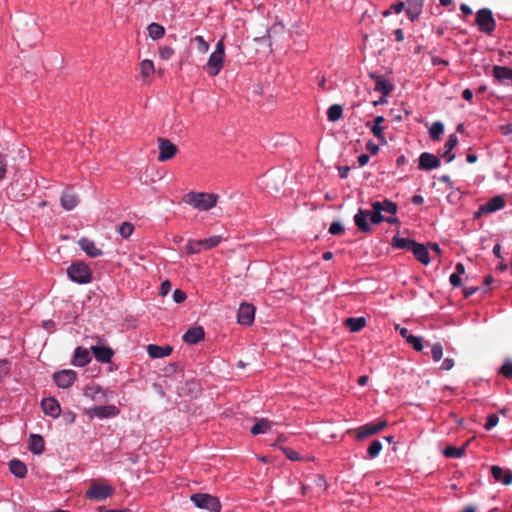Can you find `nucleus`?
<instances>
[{"label": "nucleus", "instance_id": "nucleus-16", "mask_svg": "<svg viewBox=\"0 0 512 512\" xmlns=\"http://www.w3.org/2000/svg\"><path fill=\"white\" fill-rule=\"evenodd\" d=\"M440 166V160L433 154L424 152L419 157V168L424 170L435 169Z\"/></svg>", "mask_w": 512, "mask_h": 512}, {"label": "nucleus", "instance_id": "nucleus-62", "mask_svg": "<svg viewBox=\"0 0 512 512\" xmlns=\"http://www.w3.org/2000/svg\"><path fill=\"white\" fill-rule=\"evenodd\" d=\"M369 161V155L367 154H361L359 157H358V163L360 166H364L368 163Z\"/></svg>", "mask_w": 512, "mask_h": 512}, {"label": "nucleus", "instance_id": "nucleus-52", "mask_svg": "<svg viewBox=\"0 0 512 512\" xmlns=\"http://www.w3.org/2000/svg\"><path fill=\"white\" fill-rule=\"evenodd\" d=\"M282 451L285 454V456L292 461H296V460L300 459L299 454L291 448L285 447V448H282Z\"/></svg>", "mask_w": 512, "mask_h": 512}, {"label": "nucleus", "instance_id": "nucleus-39", "mask_svg": "<svg viewBox=\"0 0 512 512\" xmlns=\"http://www.w3.org/2000/svg\"><path fill=\"white\" fill-rule=\"evenodd\" d=\"M222 237L219 235L211 236L209 238H206L204 240H198L201 243L202 250L204 249H211L219 245L221 242Z\"/></svg>", "mask_w": 512, "mask_h": 512}, {"label": "nucleus", "instance_id": "nucleus-2", "mask_svg": "<svg viewBox=\"0 0 512 512\" xmlns=\"http://www.w3.org/2000/svg\"><path fill=\"white\" fill-rule=\"evenodd\" d=\"M219 200V195L205 192H189L183 201L199 211H209L214 208Z\"/></svg>", "mask_w": 512, "mask_h": 512}, {"label": "nucleus", "instance_id": "nucleus-12", "mask_svg": "<svg viewBox=\"0 0 512 512\" xmlns=\"http://www.w3.org/2000/svg\"><path fill=\"white\" fill-rule=\"evenodd\" d=\"M76 372L70 369L56 372L53 376L55 383L59 388H68L76 380Z\"/></svg>", "mask_w": 512, "mask_h": 512}, {"label": "nucleus", "instance_id": "nucleus-42", "mask_svg": "<svg viewBox=\"0 0 512 512\" xmlns=\"http://www.w3.org/2000/svg\"><path fill=\"white\" fill-rule=\"evenodd\" d=\"M443 132H444V126L439 121L434 122L429 129V134H430L431 138L434 140H438Z\"/></svg>", "mask_w": 512, "mask_h": 512}, {"label": "nucleus", "instance_id": "nucleus-21", "mask_svg": "<svg viewBox=\"0 0 512 512\" xmlns=\"http://www.w3.org/2000/svg\"><path fill=\"white\" fill-rule=\"evenodd\" d=\"M91 351L93 352L96 360L101 363H109L113 356L112 349L105 346H92Z\"/></svg>", "mask_w": 512, "mask_h": 512}, {"label": "nucleus", "instance_id": "nucleus-64", "mask_svg": "<svg viewBox=\"0 0 512 512\" xmlns=\"http://www.w3.org/2000/svg\"><path fill=\"white\" fill-rule=\"evenodd\" d=\"M501 131L505 135L512 134V124L502 126Z\"/></svg>", "mask_w": 512, "mask_h": 512}, {"label": "nucleus", "instance_id": "nucleus-29", "mask_svg": "<svg viewBox=\"0 0 512 512\" xmlns=\"http://www.w3.org/2000/svg\"><path fill=\"white\" fill-rule=\"evenodd\" d=\"M10 471L18 478H24L27 474L26 465L20 460L14 459L9 463Z\"/></svg>", "mask_w": 512, "mask_h": 512}, {"label": "nucleus", "instance_id": "nucleus-13", "mask_svg": "<svg viewBox=\"0 0 512 512\" xmlns=\"http://www.w3.org/2000/svg\"><path fill=\"white\" fill-rule=\"evenodd\" d=\"M120 413V410L114 405L96 406L88 410L90 417L109 418L115 417Z\"/></svg>", "mask_w": 512, "mask_h": 512}, {"label": "nucleus", "instance_id": "nucleus-27", "mask_svg": "<svg viewBox=\"0 0 512 512\" xmlns=\"http://www.w3.org/2000/svg\"><path fill=\"white\" fill-rule=\"evenodd\" d=\"M44 440L38 434H32L29 439V449L34 454H41L44 451Z\"/></svg>", "mask_w": 512, "mask_h": 512}, {"label": "nucleus", "instance_id": "nucleus-56", "mask_svg": "<svg viewBox=\"0 0 512 512\" xmlns=\"http://www.w3.org/2000/svg\"><path fill=\"white\" fill-rule=\"evenodd\" d=\"M171 290V283L168 280H165L161 283L160 286V295L166 296Z\"/></svg>", "mask_w": 512, "mask_h": 512}, {"label": "nucleus", "instance_id": "nucleus-53", "mask_svg": "<svg viewBox=\"0 0 512 512\" xmlns=\"http://www.w3.org/2000/svg\"><path fill=\"white\" fill-rule=\"evenodd\" d=\"M344 231V228L340 222H332L329 228V232L332 235H338L341 234Z\"/></svg>", "mask_w": 512, "mask_h": 512}, {"label": "nucleus", "instance_id": "nucleus-61", "mask_svg": "<svg viewBox=\"0 0 512 512\" xmlns=\"http://www.w3.org/2000/svg\"><path fill=\"white\" fill-rule=\"evenodd\" d=\"M338 171H339V175H340L341 178H346L348 176L349 171H350V167L349 166H342V167L338 168Z\"/></svg>", "mask_w": 512, "mask_h": 512}, {"label": "nucleus", "instance_id": "nucleus-54", "mask_svg": "<svg viewBox=\"0 0 512 512\" xmlns=\"http://www.w3.org/2000/svg\"><path fill=\"white\" fill-rule=\"evenodd\" d=\"M501 373L505 378H511L512 377V363L506 362L502 368Z\"/></svg>", "mask_w": 512, "mask_h": 512}, {"label": "nucleus", "instance_id": "nucleus-47", "mask_svg": "<svg viewBox=\"0 0 512 512\" xmlns=\"http://www.w3.org/2000/svg\"><path fill=\"white\" fill-rule=\"evenodd\" d=\"M174 55V49L170 46H162L159 49V56L162 60H169Z\"/></svg>", "mask_w": 512, "mask_h": 512}, {"label": "nucleus", "instance_id": "nucleus-37", "mask_svg": "<svg viewBox=\"0 0 512 512\" xmlns=\"http://www.w3.org/2000/svg\"><path fill=\"white\" fill-rule=\"evenodd\" d=\"M393 246L403 249H410L412 250V247L415 245V241L407 239V238H401L399 236H394L392 239Z\"/></svg>", "mask_w": 512, "mask_h": 512}, {"label": "nucleus", "instance_id": "nucleus-15", "mask_svg": "<svg viewBox=\"0 0 512 512\" xmlns=\"http://www.w3.org/2000/svg\"><path fill=\"white\" fill-rule=\"evenodd\" d=\"M83 395L85 398L96 402L104 401L107 396L106 391L103 390L101 386L96 384L88 385L84 389Z\"/></svg>", "mask_w": 512, "mask_h": 512}, {"label": "nucleus", "instance_id": "nucleus-50", "mask_svg": "<svg viewBox=\"0 0 512 512\" xmlns=\"http://www.w3.org/2000/svg\"><path fill=\"white\" fill-rule=\"evenodd\" d=\"M187 298L186 293L183 290L176 289L173 292V300L175 303H183Z\"/></svg>", "mask_w": 512, "mask_h": 512}, {"label": "nucleus", "instance_id": "nucleus-33", "mask_svg": "<svg viewBox=\"0 0 512 512\" xmlns=\"http://www.w3.org/2000/svg\"><path fill=\"white\" fill-rule=\"evenodd\" d=\"M384 122V117L383 116H377L375 119H374V126L371 128V132L373 133V135L379 139V141L382 143V144H386V139L383 135V127L381 126V123Z\"/></svg>", "mask_w": 512, "mask_h": 512}, {"label": "nucleus", "instance_id": "nucleus-23", "mask_svg": "<svg viewBox=\"0 0 512 512\" xmlns=\"http://www.w3.org/2000/svg\"><path fill=\"white\" fill-rule=\"evenodd\" d=\"M423 0H407L406 13L408 17L414 21L422 13Z\"/></svg>", "mask_w": 512, "mask_h": 512}, {"label": "nucleus", "instance_id": "nucleus-59", "mask_svg": "<svg viewBox=\"0 0 512 512\" xmlns=\"http://www.w3.org/2000/svg\"><path fill=\"white\" fill-rule=\"evenodd\" d=\"M366 148L372 155H376L379 151V146L373 141H368Z\"/></svg>", "mask_w": 512, "mask_h": 512}, {"label": "nucleus", "instance_id": "nucleus-45", "mask_svg": "<svg viewBox=\"0 0 512 512\" xmlns=\"http://www.w3.org/2000/svg\"><path fill=\"white\" fill-rule=\"evenodd\" d=\"M193 41L196 43V48L201 54H205L209 50V44L200 35L196 36Z\"/></svg>", "mask_w": 512, "mask_h": 512}, {"label": "nucleus", "instance_id": "nucleus-48", "mask_svg": "<svg viewBox=\"0 0 512 512\" xmlns=\"http://www.w3.org/2000/svg\"><path fill=\"white\" fill-rule=\"evenodd\" d=\"M407 342L412 345L416 351H421L423 349L422 337L412 335L408 337Z\"/></svg>", "mask_w": 512, "mask_h": 512}, {"label": "nucleus", "instance_id": "nucleus-55", "mask_svg": "<svg viewBox=\"0 0 512 512\" xmlns=\"http://www.w3.org/2000/svg\"><path fill=\"white\" fill-rule=\"evenodd\" d=\"M7 173V162L5 158L0 155V180L4 179Z\"/></svg>", "mask_w": 512, "mask_h": 512}, {"label": "nucleus", "instance_id": "nucleus-6", "mask_svg": "<svg viewBox=\"0 0 512 512\" xmlns=\"http://www.w3.org/2000/svg\"><path fill=\"white\" fill-rule=\"evenodd\" d=\"M476 23L481 32L491 34L496 26L491 10L487 8L480 9L476 13Z\"/></svg>", "mask_w": 512, "mask_h": 512}, {"label": "nucleus", "instance_id": "nucleus-5", "mask_svg": "<svg viewBox=\"0 0 512 512\" xmlns=\"http://www.w3.org/2000/svg\"><path fill=\"white\" fill-rule=\"evenodd\" d=\"M67 274L72 281L80 284H87L92 280V272L83 262L72 263L67 268Z\"/></svg>", "mask_w": 512, "mask_h": 512}, {"label": "nucleus", "instance_id": "nucleus-49", "mask_svg": "<svg viewBox=\"0 0 512 512\" xmlns=\"http://www.w3.org/2000/svg\"><path fill=\"white\" fill-rule=\"evenodd\" d=\"M10 367L7 360H0V383L9 375Z\"/></svg>", "mask_w": 512, "mask_h": 512}, {"label": "nucleus", "instance_id": "nucleus-26", "mask_svg": "<svg viewBox=\"0 0 512 512\" xmlns=\"http://www.w3.org/2000/svg\"><path fill=\"white\" fill-rule=\"evenodd\" d=\"M204 338V331L201 327L189 329L183 336L186 343L196 344Z\"/></svg>", "mask_w": 512, "mask_h": 512}, {"label": "nucleus", "instance_id": "nucleus-18", "mask_svg": "<svg viewBox=\"0 0 512 512\" xmlns=\"http://www.w3.org/2000/svg\"><path fill=\"white\" fill-rule=\"evenodd\" d=\"M78 244L89 257L96 258L103 254L102 250L96 247L95 242L88 238H81Z\"/></svg>", "mask_w": 512, "mask_h": 512}, {"label": "nucleus", "instance_id": "nucleus-46", "mask_svg": "<svg viewBox=\"0 0 512 512\" xmlns=\"http://www.w3.org/2000/svg\"><path fill=\"white\" fill-rule=\"evenodd\" d=\"M431 355H432V359L435 362H438V361H440L442 359V357H443V347H442V345L440 343H435L432 346Z\"/></svg>", "mask_w": 512, "mask_h": 512}, {"label": "nucleus", "instance_id": "nucleus-32", "mask_svg": "<svg viewBox=\"0 0 512 512\" xmlns=\"http://www.w3.org/2000/svg\"><path fill=\"white\" fill-rule=\"evenodd\" d=\"M366 325V319L364 317L358 318H347L345 320V326L349 328L351 332H358Z\"/></svg>", "mask_w": 512, "mask_h": 512}, {"label": "nucleus", "instance_id": "nucleus-10", "mask_svg": "<svg viewBox=\"0 0 512 512\" xmlns=\"http://www.w3.org/2000/svg\"><path fill=\"white\" fill-rule=\"evenodd\" d=\"M255 317V307L249 303H242L238 309L237 322L240 325H251Z\"/></svg>", "mask_w": 512, "mask_h": 512}, {"label": "nucleus", "instance_id": "nucleus-41", "mask_svg": "<svg viewBox=\"0 0 512 512\" xmlns=\"http://www.w3.org/2000/svg\"><path fill=\"white\" fill-rule=\"evenodd\" d=\"M201 251V243L198 240H189L185 246V252L188 255L197 254Z\"/></svg>", "mask_w": 512, "mask_h": 512}, {"label": "nucleus", "instance_id": "nucleus-30", "mask_svg": "<svg viewBox=\"0 0 512 512\" xmlns=\"http://www.w3.org/2000/svg\"><path fill=\"white\" fill-rule=\"evenodd\" d=\"M375 90L381 92L382 95L388 96L393 90V84L383 76H377Z\"/></svg>", "mask_w": 512, "mask_h": 512}, {"label": "nucleus", "instance_id": "nucleus-43", "mask_svg": "<svg viewBox=\"0 0 512 512\" xmlns=\"http://www.w3.org/2000/svg\"><path fill=\"white\" fill-rule=\"evenodd\" d=\"M382 448V443L379 440L372 441L367 450L368 456L370 458L377 457L380 454Z\"/></svg>", "mask_w": 512, "mask_h": 512}, {"label": "nucleus", "instance_id": "nucleus-44", "mask_svg": "<svg viewBox=\"0 0 512 512\" xmlns=\"http://www.w3.org/2000/svg\"><path fill=\"white\" fill-rule=\"evenodd\" d=\"M118 231L123 238H129L134 231V225L130 222H123Z\"/></svg>", "mask_w": 512, "mask_h": 512}, {"label": "nucleus", "instance_id": "nucleus-28", "mask_svg": "<svg viewBox=\"0 0 512 512\" xmlns=\"http://www.w3.org/2000/svg\"><path fill=\"white\" fill-rule=\"evenodd\" d=\"M155 68L151 60L145 59L140 63V75L144 82H149V78L154 74Z\"/></svg>", "mask_w": 512, "mask_h": 512}, {"label": "nucleus", "instance_id": "nucleus-34", "mask_svg": "<svg viewBox=\"0 0 512 512\" xmlns=\"http://www.w3.org/2000/svg\"><path fill=\"white\" fill-rule=\"evenodd\" d=\"M147 30L152 40L161 39L165 35L164 27L158 23L149 24Z\"/></svg>", "mask_w": 512, "mask_h": 512}, {"label": "nucleus", "instance_id": "nucleus-14", "mask_svg": "<svg viewBox=\"0 0 512 512\" xmlns=\"http://www.w3.org/2000/svg\"><path fill=\"white\" fill-rule=\"evenodd\" d=\"M506 200L503 196L497 195L490 199L487 203L480 206L477 215L482 213H492L502 209L505 206Z\"/></svg>", "mask_w": 512, "mask_h": 512}, {"label": "nucleus", "instance_id": "nucleus-57", "mask_svg": "<svg viewBox=\"0 0 512 512\" xmlns=\"http://www.w3.org/2000/svg\"><path fill=\"white\" fill-rule=\"evenodd\" d=\"M454 367V360L452 358H445L441 364V369L449 371Z\"/></svg>", "mask_w": 512, "mask_h": 512}, {"label": "nucleus", "instance_id": "nucleus-8", "mask_svg": "<svg viewBox=\"0 0 512 512\" xmlns=\"http://www.w3.org/2000/svg\"><path fill=\"white\" fill-rule=\"evenodd\" d=\"M386 426L387 422L385 420L380 421L378 423L365 424L356 429L357 439L362 440L372 435H375L378 432L382 431Z\"/></svg>", "mask_w": 512, "mask_h": 512}, {"label": "nucleus", "instance_id": "nucleus-9", "mask_svg": "<svg viewBox=\"0 0 512 512\" xmlns=\"http://www.w3.org/2000/svg\"><path fill=\"white\" fill-rule=\"evenodd\" d=\"M114 493V488L108 484H93L87 491V497L94 500H104Z\"/></svg>", "mask_w": 512, "mask_h": 512}, {"label": "nucleus", "instance_id": "nucleus-11", "mask_svg": "<svg viewBox=\"0 0 512 512\" xmlns=\"http://www.w3.org/2000/svg\"><path fill=\"white\" fill-rule=\"evenodd\" d=\"M80 202L79 195L70 187H67L61 195L60 203L61 206L67 210H73L78 206Z\"/></svg>", "mask_w": 512, "mask_h": 512}, {"label": "nucleus", "instance_id": "nucleus-24", "mask_svg": "<svg viewBox=\"0 0 512 512\" xmlns=\"http://www.w3.org/2000/svg\"><path fill=\"white\" fill-rule=\"evenodd\" d=\"M412 252L415 258L423 265H428L430 263L428 249L423 244L415 243L412 247Z\"/></svg>", "mask_w": 512, "mask_h": 512}, {"label": "nucleus", "instance_id": "nucleus-63", "mask_svg": "<svg viewBox=\"0 0 512 512\" xmlns=\"http://www.w3.org/2000/svg\"><path fill=\"white\" fill-rule=\"evenodd\" d=\"M477 289V287H466L463 289V294L465 295V297H469L472 294H474L477 291Z\"/></svg>", "mask_w": 512, "mask_h": 512}, {"label": "nucleus", "instance_id": "nucleus-25", "mask_svg": "<svg viewBox=\"0 0 512 512\" xmlns=\"http://www.w3.org/2000/svg\"><path fill=\"white\" fill-rule=\"evenodd\" d=\"M493 76L495 79L501 83L506 81L512 82V69L505 66H494L493 67Z\"/></svg>", "mask_w": 512, "mask_h": 512}, {"label": "nucleus", "instance_id": "nucleus-1", "mask_svg": "<svg viewBox=\"0 0 512 512\" xmlns=\"http://www.w3.org/2000/svg\"><path fill=\"white\" fill-rule=\"evenodd\" d=\"M372 211L359 209L354 215V222L358 229L362 232L368 233L372 230L371 225L368 223L370 218L373 224H379L385 220L383 212L395 215L398 210V206L395 202L384 199L383 201H376L371 204Z\"/></svg>", "mask_w": 512, "mask_h": 512}, {"label": "nucleus", "instance_id": "nucleus-36", "mask_svg": "<svg viewBox=\"0 0 512 512\" xmlns=\"http://www.w3.org/2000/svg\"><path fill=\"white\" fill-rule=\"evenodd\" d=\"M457 143H458V139H457L456 135H450L445 144L446 151L444 153V157H446L447 162H451L454 160L455 154H451L450 152L457 145Z\"/></svg>", "mask_w": 512, "mask_h": 512}, {"label": "nucleus", "instance_id": "nucleus-35", "mask_svg": "<svg viewBox=\"0 0 512 512\" xmlns=\"http://www.w3.org/2000/svg\"><path fill=\"white\" fill-rule=\"evenodd\" d=\"M470 441H467L464 445H462L459 448H456L454 446H448L444 449L443 453L446 457H456L460 458L464 455L465 450L467 446L469 445Z\"/></svg>", "mask_w": 512, "mask_h": 512}, {"label": "nucleus", "instance_id": "nucleus-31", "mask_svg": "<svg viewBox=\"0 0 512 512\" xmlns=\"http://www.w3.org/2000/svg\"><path fill=\"white\" fill-rule=\"evenodd\" d=\"M272 428V422L268 419L261 418L257 419L255 425L251 428L253 435H258L268 432Z\"/></svg>", "mask_w": 512, "mask_h": 512}, {"label": "nucleus", "instance_id": "nucleus-38", "mask_svg": "<svg viewBox=\"0 0 512 512\" xmlns=\"http://www.w3.org/2000/svg\"><path fill=\"white\" fill-rule=\"evenodd\" d=\"M343 109L341 105L334 104L329 107L327 111V116L329 121L335 122L342 117Z\"/></svg>", "mask_w": 512, "mask_h": 512}, {"label": "nucleus", "instance_id": "nucleus-60", "mask_svg": "<svg viewBox=\"0 0 512 512\" xmlns=\"http://www.w3.org/2000/svg\"><path fill=\"white\" fill-rule=\"evenodd\" d=\"M396 329L399 331L400 335L406 339V341L408 340L409 336H412L411 334H409L408 329L405 327L396 326Z\"/></svg>", "mask_w": 512, "mask_h": 512}, {"label": "nucleus", "instance_id": "nucleus-3", "mask_svg": "<svg viewBox=\"0 0 512 512\" xmlns=\"http://www.w3.org/2000/svg\"><path fill=\"white\" fill-rule=\"evenodd\" d=\"M225 57L224 41L223 39H220L204 66L205 71L210 77H216L222 71Z\"/></svg>", "mask_w": 512, "mask_h": 512}, {"label": "nucleus", "instance_id": "nucleus-4", "mask_svg": "<svg viewBox=\"0 0 512 512\" xmlns=\"http://www.w3.org/2000/svg\"><path fill=\"white\" fill-rule=\"evenodd\" d=\"M190 500L196 507L210 512H220L222 508L220 500L211 494L195 493L191 495Z\"/></svg>", "mask_w": 512, "mask_h": 512}, {"label": "nucleus", "instance_id": "nucleus-58", "mask_svg": "<svg viewBox=\"0 0 512 512\" xmlns=\"http://www.w3.org/2000/svg\"><path fill=\"white\" fill-rule=\"evenodd\" d=\"M461 275H458L456 273L451 274L449 281L453 287H458L461 284Z\"/></svg>", "mask_w": 512, "mask_h": 512}, {"label": "nucleus", "instance_id": "nucleus-19", "mask_svg": "<svg viewBox=\"0 0 512 512\" xmlns=\"http://www.w3.org/2000/svg\"><path fill=\"white\" fill-rule=\"evenodd\" d=\"M147 353L153 359L164 358L172 353V347L169 345L158 346L150 344L147 346Z\"/></svg>", "mask_w": 512, "mask_h": 512}, {"label": "nucleus", "instance_id": "nucleus-7", "mask_svg": "<svg viewBox=\"0 0 512 512\" xmlns=\"http://www.w3.org/2000/svg\"><path fill=\"white\" fill-rule=\"evenodd\" d=\"M159 154L157 160L159 162H166L176 156L178 147L169 139L159 137L157 139Z\"/></svg>", "mask_w": 512, "mask_h": 512}, {"label": "nucleus", "instance_id": "nucleus-40", "mask_svg": "<svg viewBox=\"0 0 512 512\" xmlns=\"http://www.w3.org/2000/svg\"><path fill=\"white\" fill-rule=\"evenodd\" d=\"M284 29H285V26L282 22H276L272 25V27L270 29H268L266 31L265 35L263 37H261V39H265V38L270 39L271 33L281 34V33H283ZM255 40H260V38H255Z\"/></svg>", "mask_w": 512, "mask_h": 512}, {"label": "nucleus", "instance_id": "nucleus-51", "mask_svg": "<svg viewBox=\"0 0 512 512\" xmlns=\"http://www.w3.org/2000/svg\"><path fill=\"white\" fill-rule=\"evenodd\" d=\"M499 418L496 414H491L487 417V422L485 424V429L490 430L498 424Z\"/></svg>", "mask_w": 512, "mask_h": 512}, {"label": "nucleus", "instance_id": "nucleus-17", "mask_svg": "<svg viewBox=\"0 0 512 512\" xmlns=\"http://www.w3.org/2000/svg\"><path fill=\"white\" fill-rule=\"evenodd\" d=\"M91 361V356L87 348L77 347L74 351L72 364L77 367H84Z\"/></svg>", "mask_w": 512, "mask_h": 512}, {"label": "nucleus", "instance_id": "nucleus-20", "mask_svg": "<svg viewBox=\"0 0 512 512\" xmlns=\"http://www.w3.org/2000/svg\"><path fill=\"white\" fill-rule=\"evenodd\" d=\"M42 409L46 415L53 418L58 417L61 411L59 403L54 398L43 399Z\"/></svg>", "mask_w": 512, "mask_h": 512}, {"label": "nucleus", "instance_id": "nucleus-22", "mask_svg": "<svg viewBox=\"0 0 512 512\" xmlns=\"http://www.w3.org/2000/svg\"><path fill=\"white\" fill-rule=\"evenodd\" d=\"M491 474L497 482H501L504 485H510L512 483V473L510 471L504 473V470L500 466L493 465L491 467Z\"/></svg>", "mask_w": 512, "mask_h": 512}]
</instances>
